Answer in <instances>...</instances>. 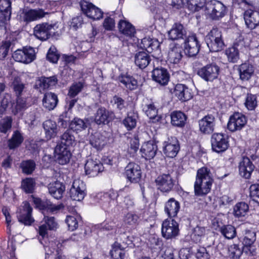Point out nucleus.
I'll return each instance as SVG.
<instances>
[{
  "instance_id": "obj_51",
  "label": "nucleus",
  "mask_w": 259,
  "mask_h": 259,
  "mask_svg": "<svg viewBox=\"0 0 259 259\" xmlns=\"http://www.w3.org/2000/svg\"><path fill=\"white\" fill-rule=\"evenodd\" d=\"M83 87V84L81 82L73 83L69 88L68 95L71 98L75 97L81 91Z\"/></svg>"
},
{
  "instance_id": "obj_4",
  "label": "nucleus",
  "mask_w": 259,
  "mask_h": 259,
  "mask_svg": "<svg viewBox=\"0 0 259 259\" xmlns=\"http://www.w3.org/2000/svg\"><path fill=\"white\" fill-rule=\"evenodd\" d=\"M48 14L42 9H23L20 11L19 19L21 21L28 24L40 19Z\"/></svg>"
},
{
  "instance_id": "obj_54",
  "label": "nucleus",
  "mask_w": 259,
  "mask_h": 259,
  "mask_svg": "<svg viewBox=\"0 0 259 259\" xmlns=\"http://www.w3.org/2000/svg\"><path fill=\"white\" fill-rule=\"evenodd\" d=\"M59 57L60 55L56 47L54 46H51L47 53V60L51 62L56 63L57 62Z\"/></svg>"
},
{
  "instance_id": "obj_24",
  "label": "nucleus",
  "mask_w": 259,
  "mask_h": 259,
  "mask_svg": "<svg viewBox=\"0 0 259 259\" xmlns=\"http://www.w3.org/2000/svg\"><path fill=\"white\" fill-rule=\"evenodd\" d=\"M244 20L247 26L252 29L259 25V12L252 10L244 12Z\"/></svg>"
},
{
  "instance_id": "obj_22",
  "label": "nucleus",
  "mask_w": 259,
  "mask_h": 259,
  "mask_svg": "<svg viewBox=\"0 0 259 259\" xmlns=\"http://www.w3.org/2000/svg\"><path fill=\"white\" fill-rule=\"evenodd\" d=\"M157 147L153 141H148L144 143L141 149L142 157L147 160H150L153 158L156 153Z\"/></svg>"
},
{
  "instance_id": "obj_41",
  "label": "nucleus",
  "mask_w": 259,
  "mask_h": 259,
  "mask_svg": "<svg viewBox=\"0 0 259 259\" xmlns=\"http://www.w3.org/2000/svg\"><path fill=\"white\" fill-rule=\"evenodd\" d=\"M75 138L71 131L67 130L61 136L60 143L58 145H62L68 148L73 144Z\"/></svg>"
},
{
  "instance_id": "obj_58",
  "label": "nucleus",
  "mask_w": 259,
  "mask_h": 259,
  "mask_svg": "<svg viewBox=\"0 0 259 259\" xmlns=\"http://www.w3.org/2000/svg\"><path fill=\"white\" fill-rule=\"evenodd\" d=\"M65 222L67 224L68 229L71 231L76 230L78 227V220L75 216L67 215Z\"/></svg>"
},
{
  "instance_id": "obj_27",
  "label": "nucleus",
  "mask_w": 259,
  "mask_h": 259,
  "mask_svg": "<svg viewBox=\"0 0 259 259\" xmlns=\"http://www.w3.org/2000/svg\"><path fill=\"white\" fill-rule=\"evenodd\" d=\"M151 60L149 55L144 51L138 52L134 55L136 65L142 69L145 68L149 64Z\"/></svg>"
},
{
  "instance_id": "obj_3",
  "label": "nucleus",
  "mask_w": 259,
  "mask_h": 259,
  "mask_svg": "<svg viewBox=\"0 0 259 259\" xmlns=\"http://www.w3.org/2000/svg\"><path fill=\"white\" fill-rule=\"evenodd\" d=\"M206 13L209 15L211 19L218 20L223 17L226 12V7L220 1H211L206 4Z\"/></svg>"
},
{
  "instance_id": "obj_6",
  "label": "nucleus",
  "mask_w": 259,
  "mask_h": 259,
  "mask_svg": "<svg viewBox=\"0 0 259 259\" xmlns=\"http://www.w3.org/2000/svg\"><path fill=\"white\" fill-rule=\"evenodd\" d=\"M247 117L242 113L235 112L231 115L227 124V128L231 132L242 130L246 124Z\"/></svg>"
},
{
  "instance_id": "obj_19",
  "label": "nucleus",
  "mask_w": 259,
  "mask_h": 259,
  "mask_svg": "<svg viewBox=\"0 0 259 259\" xmlns=\"http://www.w3.org/2000/svg\"><path fill=\"white\" fill-rule=\"evenodd\" d=\"M238 168L239 174L242 177L249 179L255 166L250 158L247 157H243L239 162Z\"/></svg>"
},
{
  "instance_id": "obj_47",
  "label": "nucleus",
  "mask_w": 259,
  "mask_h": 259,
  "mask_svg": "<svg viewBox=\"0 0 259 259\" xmlns=\"http://www.w3.org/2000/svg\"><path fill=\"white\" fill-rule=\"evenodd\" d=\"M70 128L74 131H81L87 127V123L80 118H74L70 123Z\"/></svg>"
},
{
  "instance_id": "obj_42",
  "label": "nucleus",
  "mask_w": 259,
  "mask_h": 259,
  "mask_svg": "<svg viewBox=\"0 0 259 259\" xmlns=\"http://www.w3.org/2000/svg\"><path fill=\"white\" fill-rule=\"evenodd\" d=\"M143 110L149 118L153 119V122H160L161 116L157 115V111L153 104L146 105Z\"/></svg>"
},
{
  "instance_id": "obj_16",
  "label": "nucleus",
  "mask_w": 259,
  "mask_h": 259,
  "mask_svg": "<svg viewBox=\"0 0 259 259\" xmlns=\"http://www.w3.org/2000/svg\"><path fill=\"white\" fill-rule=\"evenodd\" d=\"M200 132L205 134H211L215 125V118L212 114H208L199 120Z\"/></svg>"
},
{
  "instance_id": "obj_50",
  "label": "nucleus",
  "mask_w": 259,
  "mask_h": 259,
  "mask_svg": "<svg viewBox=\"0 0 259 259\" xmlns=\"http://www.w3.org/2000/svg\"><path fill=\"white\" fill-rule=\"evenodd\" d=\"M205 230L204 227L197 226L195 227L191 235L192 240L195 243L200 241L201 237L205 234Z\"/></svg>"
},
{
  "instance_id": "obj_44",
  "label": "nucleus",
  "mask_w": 259,
  "mask_h": 259,
  "mask_svg": "<svg viewBox=\"0 0 259 259\" xmlns=\"http://www.w3.org/2000/svg\"><path fill=\"white\" fill-rule=\"evenodd\" d=\"M35 182L34 179L27 178L22 180L21 183L22 189L26 193H32L34 190Z\"/></svg>"
},
{
  "instance_id": "obj_21",
  "label": "nucleus",
  "mask_w": 259,
  "mask_h": 259,
  "mask_svg": "<svg viewBox=\"0 0 259 259\" xmlns=\"http://www.w3.org/2000/svg\"><path fill=\"white\" fill-rule=\"evenodd\" d=\"M45 224L39 227L38 233L42 238L48 234V230H54L58 228V223L53 217L44 216Z\"/></svg>"
},
{
  "instance_id": "obj_26",
  "label": "nucleus",
  "mask_w": 259,
  "mask_h": 259,
  "mask_svg": "<svg viewBox=\"0 0 259 259\" xmlns=\"http://www.w3.org/2000/svg\"><path fill=\"white\" fill-rule=\"evenodd\" d=\"M243 46V41H239L235 42L233 46L226 50V54L230 62L233 63L237 62L239 59V50L242 49Z\"/></svg>"
},
{
  "instance_id": "obj_52",
  "label": "nucleus",
  "mask_w": 259,
  "mask_h": 259,
  "mask_svg": "<svg viewBox=\"0 0 259 259\" xmlns=\"http://www.w3.org/2000/svg\"><path fill=\"white\" fill-rule=\"evenodd\" d=\"M205 3V0H187L188 7L192 12L199 11Z\"/></svg>"
},
{
  "instance_id": "obj_37",
  "label": "nucleus",
  "mask_w": 259,
  "mask_h": 259,
  "mask_svg": "<svg viewBox=\"0 0 259 259\" xmlns=\"http://www.w3.org/2000/svg\"><path fill=\"white\" fill-rule=\"evenodd\" d=\"M239 70L240 77L242 80H248L254 72L253 66L247 63L242 64Z\"/></svg>"
},
{
  "instance_id": "obj_10",
  "label": "nucleus",
  "mask_w": 259,
  "mask_h": 259,
  "mask_svg": "<svg viewBox=\"0 0 259 259\" xmlns=\"http://www.w3.org/2000/svg\"><path fill=\"white\" fill-rule=\"evenodd\" d=\"M125 174L130 182H138L141 178V167L138 164L135 162H130L125 168Z\"/></svg>"
},
{
  "instance_id": "obj_14",
  "label": "nucleus",
  "mask_w": 259,
  "mask_h": 259,
  "mask_svg": "<svg viewBox=\"0 0 259 259\" xmlns=\"http://www.w3.org/2000/svg\"><path fill=\"white\" fill-rule=\"evenodd\" d=\"M178 223L173 219L165 220L163 222V237L171 239L175 237L179 233Z\"/></svg>"
},
{
  "instance_id": "obj_33",
  "label": "nucleus",
  "mask_w": 259,
  "mask_h": 259,
  "mask_svg": "<svg viewBox=\"0 0 259 259\" xmlns=\"http://www.w3.org/2000/svg\"><path fill=\"white\" fill-rule=\"evenodd\" d=\"M185 34L186 31L184 26L180 23H175L171 29L168 31V37L171 40L182 38Z\"/></svg>"
},
{
  "instance_id": "obj_2",
  "label": "nucleus",
  "mask_w": 259,
  "mask_h": 259,
  "mask_svg": "<svg viewBox=\"0 0 259 259\" xmlns=\"http://www.w3.org/2000/svg\"><path fill=\"white\" fill-rule=\"evenodd\" d=\"M205 41L210 52H219L223 50L224 42L222 32L218 28H213L206 36Z\"/></svg>"
},
{
  "instance_id": "obj_1",
  "label": "nucleus",
  "mask_w": 259,
  "mask_h": 259,
  "mask_svg": "<svg viewBox=\"0 0 259 259\" xmlns=\"http://www.w3.org/2000/svg\"><path fill=\"white\" fill-rule=\"evenodd\" d=\"M213 179L210 169L202 167L197 170L194 185L195 195L198 196L206 195L210 192Z\"/></svg>"
},
{
  "instance_id": "obj_28",
  "label": "nucleus",
  "mask_w": 259,
  "mask_h": 259,
  "mask_svg": "<svg viewBox=\"0 0 259 259\" xmlns=\"http://www.w3.org/2000/svg\"><path fill=\"white\" fill-rule=\"evenodd\" d=\"M50 194L55 199H59L63 197L65 190V186L61 183L56 181L51 183L48 186Z\"/></svg>"
},
{
  "instance_id": "obj_55",
  "label": "nucleus",
  "mask_w": 259,
  "mask_h": 259,
  "mask_svg": "<svg viewBox=\"0 0 259 259\" xmlns=\"http://www.w3.org/2000/svg\"><path fill=\"white\" fill-rule=\"evenodd\" d=\"M111 102L113 106L119 111L122 110L125 108V102L121 97L115 95L113 96Z\"/></svg>"
},
{
  "instance_id": "obj_17",
  "label": "nucleus",
  "mask_w": 259,
  "mask_h": 259,
  "mask_svg": "<svg viewBox=\"0 0 259 259\" xmlns=\"http://www.w3.org/2000/svg\"><path fill=\"white\" fill-rule=\"evenodd\" d=\"M164 152L167 157H175L180 150V146L177 139L175 137H168L164 141Z\"/></svg>"
},
{
  "instance_id": "obj_39",
  "label": "nucleus",
  "mask_w": 259,
  "mask_h": 259,
  "mask_svg": "<svg viewBox=\"0 0 259 259\" xmlns=\"http://www.w3.org/2000/svg\"><path fill=\"white\" fill-rule=\"evenodd\" d=\"M23 137L18 131L14 132L12 137L8 141V146L10 149H14L18 147L23 141Z\"/></svg>"
},
{
  "instance_id": "obj_8",
  "label": "nucleus",
  "mask_w": 259,
  "mask_h": 259,
  "mask_svg": "<svg viewBox=\"0 0 259 259\" xmlns=\"http://www.w3.org/2000/svg\"><path fill=\"white\" fill-rule=\"evenodd\" d=\"M80 6L82 12L91 19L99 20L103 17V12L101 10L91 3L82 1L80 2Z\"/></svg>"
},
{
  "instance_id": "obj_60",
  "label": "nucleus",
  "mask_w": 259,
  "mask_h": 259,
  "mask_svg": "<svg viewBox=\"0 0 259 259\" xmlns=\"http://www.w3.org/2000/svg\"><path fill=\"white\" fill-rule=\"evenodd\" d=\"M173 186V181L170 175H163V192L169 191L172 189Z\"/></svg>"
},
{
  "instance_id": "obj_56",
  "label": "nucleus",
  "mask_w": 259,
  "mask_h": 259,
  "mask_svg": "<svg viewBox=\"0 0 259 259\" xmlns=\"http://www.w3.org/2000/svg\"><path fill=\"white\" fill-rule=\"evenodd\" d=\"M245 105L248 110H254L257 106V101L255 96L248 94L246 98Z\"/></svg>"
},
{
  "instance_id": "obj_64",
  "label": "nucleus",
  "mask_w": 259,
  "mask_h": 259,
  "mask_svg": "<svg viewBox=\"0 0 259 259\" xmlns=\"http://www.w3.org/2000/svg\"><path fill=\"white\" fill-rule=\"evenodd\" d=\"M58 123L60 124V126L64 128H66L69 124L70 125V119L68 116L67 112H64L59 116Z\"/></svg>"
},
{
  "instance_id": "obj_12",
  "label": "nucleus",
  "mask_w": 259,
  "mask_h": 259,
  "mask_svg": "<svg viewBox=\"0 0 259 259\" xmlns=\"http://www.w3.org/2000/svg\"><path fill=\"white\" fill-rule=\"evenodd\" d=\"M54 25L48 23H42L37 24L33 28V34L38 39L46 40L50 35Z\"/></svg>"
},
{
  "instance_id": "obj_48",
  "label": "nucleus",
  "mask_w": 259,
  "mask_h": 259,
  "mask_svg": "<svg viewBox=\"0 0 259 259\" xmlns=\"http://www.w3.org/2000/svg\"><path fill=\"white\" fill-rule=\"evenodd\" d=\"M256 240V234L254 232L249 230L246 231L244 238L243 239L242 243L247 248L248 247H251L252 244Z\"/></svg>"
},
{
  "instance_id": "obj_62",
  "label": "nucleus",
  "mask_w": 259,
  "mask_h": 259,
  "mask_svg": "<svg viewBox=\"0 0 259 259\" xmlns=\"http://www.w3.org/2000/svg\"><path fill=\"white\" fill-rule=\"evenodd\" d=\"M250 196L252 200L259 203V185H251L249 188Z\"/></svg>"
},
{
  "instance_id": "obj_45",
  "label": "nucleus",
  "mask_w": 259,
  "mask_h": 259,
  "mask_svg": "<svg viewBox=\"0 0 259 259\" xmlns=\"http://www.w3.org/2000/svg\"><path fill=\"white\" fill-rule=\"evenodd\" d=\"M137 115L133 113H129L127 116L123 120V124L127 130L135 128L137 124Z\"/></svg>"
},
{
  "instance_id": "obj_23",
  "label": "nucleus",
  "mask_w": 259,
  "mask_h": 259,
  "mask_svg": "<svg viewBox=\"0 0 259 259\" xmlns=\"http://www.w3.org/2000/svg\"><path fill=\"white\" fill-rule=\"evenodd\" d=\"M175 94L176 97L182 102L190 100L193 97L191 90L183 84H178L175 88Z\"/></svg>"
},
{
  "instance_id": "obj_13",
  "label": "nucleus",
  "mask_w": 259,
  "mask_h": 259,
  "mask_svg": "<svg viewBox=\"0 0 259 259\" xmlns=\"http://www.w3.org/2000/svg\"><path fill=\"white\" fill-rule=\"evenodd\" d=\"M32 210V208L29 203L26 201L24 202L17 214L18 221L25 225H30L34 221L31 217Z\"/></svg>"
},
{
  "instance_id": "obj_38",
  "label": "nucleus",
  "mask_w": 259,
  "mask_h": 259,
  "mask_svg": "<svg viewBox=\"0 0 259 259\" xmlns=\"http://www.w3.org/2000/svg\"><path fill=\"white\" fill-rule=\"evenodd\" d=\"M249 210V206L244 202L237 203L234 206L233 214L237 218L245 217Z\"/></svg>"
},
{
  "instance_id": "obj_57",
  "label": "nucleus",
  "mask_w": 259,
  "mask_h": 259,
  "mask_svg": "<svg viewBox=\"0 0 259 259\" xmlns=\"http://www.w3.org/2000/svg\"><path fill=\"white\" fill-rule=\"evenodd\" d=\"M12 118L7 117L3 118L0 122V132L6 133L12 127Z\"/></svg>"
},
{
  "instance_id": "obj_15",
  "label": "nucleus",
  "mask_w": 259,
  "mask_h": 259,
  "mask_svg": "<svg viewBox=\"0 0 259 259\" xmlns=\"http://www.w3.org/2000/svg\"><path fill=\"white\" fill-rule=\"evenodd\" d=\"M84 169L86 175L90 177H95L103 171L104 167L99 160L89 158L85 164Z\"/></svg>"
},
{
  "instance_id": "obj_30",
  "label": "nucleus",
  "mask_w": 259,
  "mask_h": 259,
  "mask_svg": "<svg viewBox=\"0 0 259 259\" xmlns=\"http://www.w3.org/2000/svg\"><path fill=\"white\" fill-rule=\"evenodd\" d=\"M45 131L46 137L47 139L55 137L58 133V128L56 122L51 119L45 121L43 123Z\"/></svg>"
},
{
  "instance_id": "obj_63",
  "label": "nucleus",
  "mask_w": 259,
  "mask_h": 259,
  "mask_svg": "<svg viewBox=\"0 0 259 259\" xmlns=\"http://www.w3.org/2000/svg\"><path fill=\"white\" fill-rule=\"evenodd\" d=\"M13 86L16 95L18 97L20 96L24 89V84L19 81L18 78H15L13 82Z\"/></svg>"
},
{
  "instance_id": "obj_40",
  "label": "nucleus",
  "mask_w": 259,
  "mask_h": 259,
  "mask_svg": "<svg viewBox=\"0 0 259 259\" xmlns=\"http://www.w3.org/2000/svg\"><path fill=\"white\" fill-rule=\"evenodd\" d=\"M91 144L98 150L101 149L106 143V137L100 134L93 135L90 139Z\"/></svg>"
},
{
  "instance_id": "obj_59",
  "label": "nucleus",
  "mask_w": 259,
  "mask_h": 259,
  "mask_svg": "<svg viewBox=\"0 0 259 259\" xmlns=\"http://www.w3.org/2000/svg\"><path fill=\"white\" fill-rule=\"evenodd\" d=\"M150 47L152 49L151 53H153V57H158L161 55L160 43L156 39H153Z\"/></svg>"
},
{
  "instance_id": "obj_46",
  "label": "nucleus",
  "mask_w": 259,
  "mask_h": 259,
  "mask_svg": "<svg viewBox=\"0 0 259 259\" xmlns=\"http://www.w3.org/2000/svg\"><path fill=\"white\" fill-rule=\"evenodd\" d=\"M110 254L114 259H123L125 255L124 250L121 248L120 245L118 243H115L112 245Z\"/></svg>"
},
{
  "instance_id": "obj_36",
  "label": "nucleus",
  "mask_w": 259,
  "mask_h": 259,
  "mask_svg": "<svg viewBox=\"0 0 259 259\" xmlns=\"http://www.w3.org/2000/svg\"><path fill=\"white\" fill-rule=\"evenodd\" d=\"M179 203L173 198H170L165 204L164 210L170 218L176 216L179 210Z\"/></svg>"
},
{
  "instance_id": "obj_43",
  "label": "nucleus",
  "mask_w": 259,
  "mask_h": 259,
  "mask_svg": "<svg viewBox=\"0 0 259 259\" xmlns=\"http://www.w3.org/2000/svg\"><path fill=\"white\" fill-rule=\"evenodd\" d=\"M220 232L226 238L231 239L236 236V228L232 225H223L220 228Z\"/></svg>"
},
{
  "instance_id": "obj_11",
  "label": "nucleus",
  "mask_w": 259,
  "mask_h": 259,
  "mask_svg": "<svg viewBox=\"0 0 259 259\" xmlns=\"http://www.w3.org/2000/svg\"><path fill=\"white\" fill-rule=\"evenodd\" d=\"M200 47V45L195 35L189 36L184 42L185 53L189 57L196 56L199 51Z\"/></svg>"
},
{
  "instance_id": "obj_31",
  "label": "nucleus",
  "mask_w": 259,
  "mask_h": 259,
  "mask_svg": "<svg viewBox=\"0 0 259 259\" xmlns=\"http://www.w3.org/2000/svg\"><path fill=\"white\" fill-rule=\"evenodd\" d=\"M170 119L171 123L172 125L182 127L185 125L187 116L180 111H175L171 113Z\"/></svg>"
},
{
  "instance_id": "obj_25",
  "label": "nucleus",
  "mask_w": 259,
  "mask_h": 259,
  "mask_svg": "<svg viewBox=\"0 0 259 259\" xmlns=\"http://www.w3.org/2000/svg\"><path fill=\"white\" fill-rule=\"evenodd\" d=\"M118 81L127 90L133 91L138 88V81L133 76L127 73L121 74L118 77Z\"/></svg>"
},
{
  "instance_id": "obj_32",
  "label": "nucleus",
  "mask_w": 259,
  "mask_h": 259,
  "mask_svg": "<svg viewBox=\"0 0 259 259\" xmlns=\"http://www.w3.org/2000/svg\"><path fill=\"white\" fill-rule=\"evenodd\" d=\"M182 49L177 45L170 48L167 54V60L171 63H178L182 58Z\"/></svg>"
},
{
  "instance_id": "obj_29",
  "label": "nucleus",
  "mask_w": 259,
  "mask_h": 259,
  "mask_svg": "<svg viewBox=\"0 0 259 259\" xmlns=\"http://www.w3.org/2000/svg\"><path fill=\"white\" fill-rule=\"evenodd\" d=\"M58 102L57 96L53 93L48 92L45 94L42 99L43 107L48 110H53Z\"/></svg>"
},
{
  "instance_id": "obj_53",
  "label": "nucleus",
  "mask_w": 259,
  "mask_h": 259,
  "mask_svg": "<svg viewBox=\"0 0 259 259\" xmlns=\"http://www.w3.org/2000/svg\"><path fill=\"white\" fill-rule=\"evenodd\" d=\"M12 57L16 61L25 64H28V61H29V59L27 60L26 56H25L24 48L23 49H18L15 51L13 54Z\"/></svg>"
},
{
  "instance_id": "obj_35",
  "label": "nucleus",
  "mask_w": 259,
  "mask_h": 259,
  "mask_svg": "<svg viewBox=\"0 0 259 259\" xmlns=\"http://www.w3.org/2000/svg\"><path fill=\"white\" fill-rule=\"evenodd\" d=\"M57 77L55 76L49 77H41L36 81V85L43 90L55 86L57 83Z\"/></svg>"
},
{
  "instance_id": "obj_5",
  "label": "nucleus",
  "mask_w": 259,
  "mask_h": 259,
  "mask_svg": "<svg viewBox=\"0 0 259 259\" xmlns=\"http://www.w3.org/2000/svg\"><path fill=\"white\" fill-rule=\"evenodd\" d=\"M210 142L212 150L217 153L225 151L229 146L228 136L222 133L213 134Z\"/></svg>"
},
{
  "instance_id": "obj_18",
  "label": "nucleus",
  "mask_w": 259,
  "mask_h": 259,
  "mask_svg": "<svg viewBox=\"0 0 259 259\" xmlns=\"http://www.w3.org/2000/svg\"><path fill=\"white\" fill-rule=\"evenodd\" d=\"M71 156V152L67 147L57 145L55 149V157L56 161L64 165L69 162Z\"/></svg>"
},
{
  "instance_id": "obj_9",
  "label": "nucleus",
  "mask_w": 259,
  "mask_h": 259,
  "mask_svg": "<svg viewBox=\"0 0 259 259\" xmlns=\"http://www.w3.org/2000/svg\"><path fill=\"white\" fill-rule=\"evenodd\" d=\"M85 185L82 180L79 179L74 180L70 190V197L73 200H82L85 195Z\"/></svg>"
},
{
  "instance_id": "obj_20",
  "label": "nucleus",
  "mask_w": 259,
  "mask_h": 259,
  "mask_svg": "<svg viewBox=\"0 0 259 259\" xmlns=\"http://www.w3.org/2000/svg\"><path fill=\"white\" fill-rule=\"evenodd\" d=\"M113 116L114 114L112 112L101 107L97 110L94 120L97 124H106L113 119Z\"/></svg>"
},
{
  "instance_id": "obj_49",
  "label": "nucleus",
  "mask_w": 259,
  "mask_h": 259,
  "mask_svg": "<svg viewBox=\"0 0 259 259\" xmlns=\"http://www.w3.org/2000/svg\"><path fill=\"white\" fill-rule=\"evenodd\" d=\"M21 167L23 173L30 175L34 171L35 168V163L32 160L23 161L21 163Z\"/></svg>"
},
{
  "instance_id": "obj_61",
  "label": "nucleus",
  "mask_w": 259,
  "mask_h": 259,
  "mask_svg": "<svg viewBox=\"0 0 259 259\" xmlns=\"http://www.w3.org/2000/svg\"><path fill=\"white\" fill-rule=\"evenodd\" d=\"M139 217L133 213H128L125 216L124 222L125 225L133 226L135 225L138 221Z\"/></svg>"
},
{
  "instance_id": "obj_34",
  "label": "nucleus",
  "mask_w": 259,
  "mask_h": 259,
  "mask_svg": "<svg viewBox=\"0 0 259 259\" xmlns=\"http://www.w3.org/2000/svg\"><path fill=\"white\" fill-rule=\"evenodd\" d=\"M119 31L123 34L132 37L136 33L135 27L125 20H120L118 24Z\"/></svg>"
},
{
  "instance_id": "obj_7",
  "label": "nucleus",
  "mask_w": 259,
  "mask_h": 259,
  "mask_svg": "<svg viewBox=\"0 0 259 259\" xmlns=\"http://www.w3.org/2000/svg\"><path fill=\"white\" fill-rule=\"evenodd\" d=\"M220 68L214 64H210L199 69L197 74L207 81H212L218 78Z\"/></svg>"
}]
</instances>
